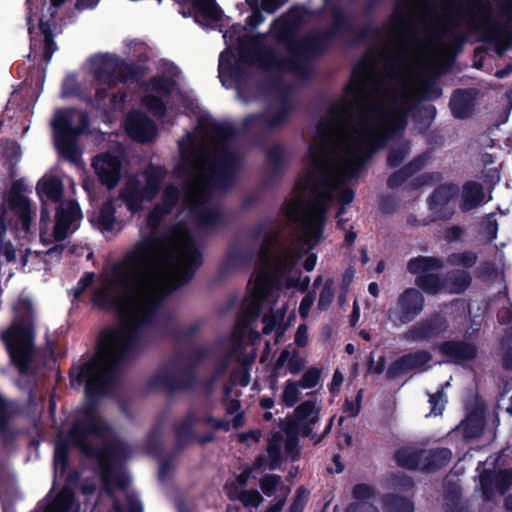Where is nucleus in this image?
<instances>
[{"mask_svg": "<svg viewBox=\"0 0 512 512\" xmlns=\"http://www.w3.org/2000/svg\"><path fill=\"white\" fill-rule=\"evenodd\" d=\"M440 95L436 80L350 81L341 102L319 122L281 218L259 228V260L233 331V349L242 345L261 310L268 309L263 333L278 330L287 310V303H280V287L308 288L310 277L302 276L298 260L320 241L327 206L349 204L354 194L346 182L404 129L406 112L417 99Z\"/></svg>", "mask_w": 512, "mask_h": 512, "instance_id": "nucleus-1", "label": "nucleus"}, {"mask_svg": "<svg viewBox=\"0 0 512 512\" xmlns=\"http://www.w3.org/2000/svg\"><path fill=\"white\" fill-rule=\"evenodd\" d=\"M199 263L191 235L180 224L162 236L143 237L122 260L103 269L92 301L116 310L120 324L101 335L94 358L77 371L89 399L108 391L117 364L151 333L160 301L186 283Z\"/></svg>", "mask_w": 512, "mask_h": 512, "instance_id": "nucleus-2", "label": "nucleus"}, {"mask_svg": "<svg viewBox=\"0 0 512 512\" xmlns=\"http://www.w3.org/2000/svg\"><path fill=\"white\" fill-rule=\"evenodd\" d=\"M233 134L231 127L202 117L196 131L179 141L180 159L175 177L182 191L180 194L174 184L164 188L160 202L148 215L150 228H157L176 207L201 227L218 223L220 213L215 195L231 180L235 161Z\"/></svg>", "mask_w": 512, "mask_h": 512, "instance_id": "nucleus-3", "label": "nucleus"}, {"mask_svg": "<svg viewBox=\"0 0 512 512\" xmlns=\"http://www.w3.org/2000/svg\"><path fill=\"white\" fill-rule=\"evenodd\" d=\"M246 2L252 9L248 25H233L223 34L227 46L219 57V78L223 86L235 87L239 94L242 92L239 66L232 64L234 47L242 62L257 65L265 73L275 77L287 72L302 76L309 67L310 58L324 50L327 42L326 35L317 32L301 40L298 39L295 33L299 25L306 20L307 11L304 8L291 9L277 19L270 28V35L283 47L284 59L278 52L266 49L267 35H254V28L264 21V17L257 9L258 0H246Z\"/></svg>", "mask_w": 512, "mask_h": 512, "instance_id": "nucleus-4", "label": "nucleus"}, {"mask_svg": "<svg viewBox=\"0 0 512 512\" xmlns=\"http://www.w3.org/2000/svg\"><path fill=\"white\" fill-rule=\"evenodd\" d=\"M32 214L30 201L21 184L15 183L0 215V252L8 261L15 260L19 255L22 266H29V270L46 269V258L58 261L63 250L62 245L54 244L65 240L79 228L82 213L78 203L64 201L56 211L55 220L51 222L49 212L43 206L39 226L40 243L45 247L53 245L46 251L25 247L32 238Z\"/></svg>", "mask_w": 512, "mask_h": 512, "instance_id": "nucleus-5", "label": "nucleus"}, {"mask_svg": "<svg viewBox=\"0 0 512 512\" xmlns=\"http://www.w3.org/2000/svg\"><path fill=\"white\" fill-rule=\"evenodd\" d=\"M69 445H75L84 454L96 458L102 488L110 495L118 490L123 491L128 506L127 512H143L138 497L126 490L129 476L122 469L121 462L128 457V448L124 443L109 441L106 426L93 403H87L78 411L74 427L67 438L61 435L58 437L54 453V467L57 473L64 472ZM114 512L126 511L116 502Z\"/></svg>", "mask_w": 512, "mask_h": 512, "instance_id": "nucleus-6", "label": "nucleus"}, {"mask_svg": "<svg viewBox=\"0 0 512 512\" xmlns=\"http://www.w3.org/2000/svg\"><path fill=\"white\" fill-rule=\"evenodd\" d=\"M166 172L158 166H149L144 171L129 177L120 190L119 199L107 202L91 222L102 231H112L116 224L124 220L122 203L133 215L141 211L159 193Z\"/></svg>", "mask_w": 512, "mask_h": 512, "instance_id": "nucleus-7", "label": "nucleus"}, {"mask_svg": "<svg viewBox=\"0 0 512 512\" xmlns=\"http://www.w3.org/2000/svg\"><path fill=\"white\" fill-rule=\"evenodd\" d=\"M282 442L280 434L273 435L267 449L269 463L265 456H259L252 467L244 469L233 479L227 481L225 491L230 500H237L248 509H257L263 504L264 498L260 492L255 489H246V486L251 478L256 477L255 473L258 470L267 468L273 470L279 466Z\"/></svg>", "mask_w": 512, "mask_h": 512, "instance_id": "nucleus-8", "label": "nucleus"}, {"mask_svg": "<svg viewBox=\"0 0 512 512\" xmlns=\"http://www.w3.org/2000/svg\"><path fill=\"white\" fill-rule=\"evenodd\" d=\"M33 310L30 301L21 300L15 306V318L11 327L2 335L12 362L21 373L28 369L33 352Z\"/></svg>", "mask_w": 512, "mask_h": 512, "instance_id": "nucleus-9", "label": "nucleus"}, {"mask_svg": "<svg viewBox=\"0 0 512 512\" xmlns=\"http://www.w3.org/2000/svg\"><path fill=\"white\" fill-rule=\"evenodd\" d=\"M85 69L91 74L96 82V105L105 109L106 90L114 87L118 82L127 80L132 74L131 67L121 61L115 55L109 53H98L87 59Z\"/></svg>", "mask_w": 512, "mask_h": 512, "instance_id": "nucleus-10", "label": "nucleus"}, {"mask_svg": "<svg viewBox=\"0 0 512 512\" xmlns=\"http://www.w3.org/2000/svg\"><path fill=\"white\" fill-rule=\"evenodd\" d=\"M54 142L59 153L76 165L81 164L77 137L87 128L84 113L72 109L57 110L52 121Z\"/></svg>", "mask_w": 512, "mask_h": 512, "instance_id": "nucleus-11", "label": "nucleus"}, {"mask_svg": "<svg viewBox=\"0 0 512 512\" xmlns=\"http://www.w3.org/2000/svg\"><path fill=\"white\" fill-rule=\"evenodd\" d=\"M167 76L160 78L154 77L144 87V96L142 103L154 116L161 117L164 114L163 98L172 93L175 88V77L179 74L177 67L171 63L166 64Z\"/></svg>", "mask_w": 512, "mask_h": 512, "instance_id": "nucleus-12", "label": "nucleus"}, {"mask_svg": "<svg viewBox=\"0 0 512 512\" xmlns=\"http://www.w3.org/2000/svg\"><path fill=\"white\" fill-rule=\"evenodd\" d=\"M441 262L434 257H417L408 262V271L416 276L415 284L424 292L436 294L442 291V281L437 273Z\"/></svg>", "mask_w": 512, "mask_h": 512, "instance_id": "nucleus-13", "label": "nucleus"}, {"mask_svg": "<svg viewBox=\"0 0 512 512\" xmlns=\"http://www.w3.org/2000/svg\"><path fill=\"white\" fill-rule=\"evenodd\" d=\"M424 298L415 288H408L399 295L394 307L389 310V318L401 324L412 321L423 309Z\"/></svg>", "mask_w": 512, "mask_h": 512, "instance_id": "nucleus-14", "label": "nucleus"}, {"mask_svg": "<svg viewBox=\"0 0 512 512\" xmlns=\"http://www.w3.org/2000/svg\"><path fill=\"white\" fill-rule=\"evenodd\" d=\"M320 406L314 400H307L301 403L294 411V428L288 433V439L285 440V447L291 450L295 444V435L302 433L308 435L311 426L318 421Z\"/></svg>", "mask_w": 512, "mask_h": 512, "instance_id": "nucleus-15", "label": "nucleus"}, {"mask_svg": "<svg viewBox=\"0 0 512 512\" xmlns=\"http://www.w3.org/2000/svg\"><path fill=\"white\" fill-rule=\"evenodd\" d=\"M122 153H103L95 157L92 165L99 179L109 189L115 187L120 179Z\"/></svg>", "mask_w": 512, "mask_h": 512, "instance_id": "nucleus-16", "label": "nucleus"}, {"mask_svg": "<svg viewBox=\"0 0 512 512\" xmlns=\"http://www.w3.org/2000/svg\"><path fill=\"white\" fill-rule=\"evenodd\" d=\"M65 0H51V6L48 7L49 16L42 14L41 17L37 16V12L33 11V8H30V15L28 17V25H29V33L33 35L34 30V21H37L39 24V30L44 37L45 44V59L49 61L53 52L56 50L54 47V42L52 40V28H53V19L54 12L53 9L61 6Z\"/></svg>", "mask_w": 512, "mask_h": 512, "instance_id": "nucleus-17", "label": "nucleus"}, {"mask_svg": "<svg viewBox=\"0 0 512 512\" xmlns=\"http://www.w3.org/2000/svg\"><path fill=\"white\" fill-rule=\"evenodd\" d=\"M480 485L486 500L500 497L512 487V471L490 472L484 470L480 475Z\"/></svg>", "mask_w": 512, "mask_h": 512, "instance_id": "nucleus-18", "label": "nucleus"}, {"mask_svg": "<svg viewBox=\"0 0 512 512\" xmlns=\"http://www.w3.org/2000/svg\"><path fill=\"white\" fill-rule=\"evenodd\" d=\"M457 192L454 185H444L435 190L430 209L438 218H449L453 214Z\"/></svg>", "mask_w": 512, "mask_h": 512, "instance_id": "nucleus-19", "label": "nucleus"}, {"mask_svg": "<svg viewBox=\"0 0 512 512\" xmlns=\"http://www.w3.org/2000/svg\"><path fill=\"white\" fill-rule=\"evenodd\" d=\"M126 132L139 142L151 141L156 136V128L146 115L140 112L131 113L125 122Z\"/></svg>", "mask_w": 512, "mask_h": 512, "instance_id": "nucleus-20", "label": "nucleus"}, {"mask_svg": "<svg viewBox=\"0 0 512 512\" xmlns=\"http://www.w3.org/2000/svg\"><path fill=\"white\" fill-rule=\"evenodd\" d=\"M193 7L195 22L203 27H214L222 17V11L214 0H181Z\"/></svg>", "mask_w": 512, "mask_h": 512, "instance_id": "nucleus-21", "label": "nucleus"}, {"mask_svg": "<svg viewBox=\"0 0 512 512\" xmlns=\"http://www.w3.org/2000/svg\"><path fill=\"white\" fill-rule=\"evenodd\" d=\"M78 509L74 503V493L69 488H63L56 494L50 493L35 512H78Z\"/></svg>", "mask_w": 512, "mask_h": 512, "instance_id": "nucleus-22", "label": "nucleus"}, {"mask_svg": "<svg viewBox=\"0 0 512 512\" xmlns=\"http://www.w3.org/2000/svg\"><path fill=\"white\" fill-rule=\"evenodd\" d=\"M431 361V355L426 351L408 354L396 361L389 369V375L394 376L398 371H423Z\"/></svg>", "mask_w": 512, "mask_h": 512, "instance_id": "nucleus-23", "label": "nucleus"}, {"mask_svg": "<svg viewBox=\"0 0 512 512\" xmlns=\"http://www.w3.org/2000/svg\"><path fill=\"white\" fill-rule=\"evenodd\" d=\"M36 189L42 201L44 198L57 201L62 195L63 184L57 176L46 174L38 181Z\"/></svg>", "mask_w": 512, "mask_h": 512, "instance_id": "nucleus-24", "label": "nucleus"}, {"mask_svg": "<svg viewBox=\"0 0 512 512\" xmlns=\"http://www.w3.org/2000/svg\"><path fill=\"white\" fill-rule=\"evenodd\" d=\"M259 486L267 497L287 498L290 492L289 488L283 483L282 478L274 474L261 477Z\"/></svg>", "mask_w": 512, "mask_h": 512, "instance_id": "nucleus-25", "label": "nucleus"}, {"mask_svg": "<svg viewBox=\"0 0 512 512\" xmlns=\"http://www.w3.org/2000/svg\"><path fill=\"white\" fill-rule=\"evenodd\" d=\"M450 107L455 117H467L473 108V93L463 90L456 91L451 97Z\"/></svg>", "mask_w": 512, "mask_h": 512, "instance_id": "nucleus-26", "label": "nucleus"}, {"mask_svg": "<svg viewBox=\"0 0 512 512\" xmlns=\"http://www.w3.org/2000/svg\"><path fill=\"white\" fill-rule=\"evenodd\" d=\"M423 452L412 447H405L396 452L395 460L401 467L423 470Z\"/></svg>", "mask_w": 512, "mask_h": 512, "instance_id": "nucleus-27", "label": "nucleus"}, {"mask_svg": "<svg viewBox=\"0 0 512 512\" xmlns=\"http://www.w3.org/2000/svg\"><path fill=\"white\" fill-rule=\"evenodd\" d=\"M305 366V359L298 350L284 349L276 360V368L286 367L287 370L295 375L298 374Z\"/></svg>", "mask_w": 512, "mask_h": 512, "instance_id": "nucleus-28", "label": "nucleus"}, {"mask_svg": "<svg viewBox=\"0 0 512 512\" xmlns=\"http://www.w3.org/2000/svg\"><path fill=\"white\" fill-rule=\"evenodd\" d=\"M484 192L481 185L471 182L463 187L461 208L469 211L484 202Z\"/></svg>", "mask_w": 512, "mask_h": 512, "instance_id": "nucleus-29", "label": "nucleus"}, {"mask_svg": "<svg viewBox=\"0 0 512 512\" xmlns=\"http://www.w3.org/2000/svg\"><path fill=\"white\" fill-rule=\"evenodd\" d=\"M441 351L455 361H465L476 355V349L469 343L447 342L441 345Z\"/></svg>", "mask_w": 512, "mask_h": 512, "instance_id": "nucleus-30", "label": "nucleus"}, {"mask_svg": "<svg viewBox=\"0 0 512 512\" xmlns=\"http://www.w3.org/2000/svg\"><path fill=\"white\" fill-rule=\"evenodd\" d=\"M323 284L322 289L319 293V300L317 304V308L320 311L327 310L335 296V283L332 278L324 279L323 276H317L314 280V287H318Z\"/></svg>", "mask_w": 512, "mask_h": 512, "instance_id": "nucleus-31", "label": "nucleus"}, {"mask_svg": "<svg viewBox=\"0 0 512 512\" xmlns=\"http://www.w3.org/2000/svg\"><path fill=\"white\" fill-rule=\"evenodd\" d=\"M423 471H432L446 465L451 459V452L448 449L423 452Z\"/></svg>", "mask_w": 512, "mask_h": 512, "instance_id": "nucleus-32", "label": "nucleus"}, {"mask_svg": "<svg viewBox=\"0 0 512 512\" xmlns=\"http://www.w3.org/2000/svg\"><path fill=\"white\" fill-rule=\"evenodd\" d=\"M470 284V277L465 271H458L446 281L442 282V291L446 290L450 293H461Z\"/></svg>", "mask_w": 512, "mask_h": 512, "instance_id": "nucleus-33", "label": "nucleus"}, {"mask_svg": "<svg viewBox=\"0 0 512 512\" xmlns=\"http://www.w3.org/2000/svg\"><path fill=\"white\" fill-rule=\"evenodd\" d=\"M484 425L483 417L480 413H473L463 420L459 428L467 437H476L482 430Z\"/></svg>", "mask_w": 512, "mask_h": 512, "instance_id": "nucleus-34", "label": "nucleus"}, {"mask_svg": "<svg viewBox=\"0 0 512 512\" xmlns=\"http://www.w3.org/2000/svg\"><path fill=\"white\" fill-rule=\"evenodd\" d=\"M300 384L294 380H287L283 386L281 393V401L287 406H294L299 400L300 396Z\"/></svg>", "mask_w": 512, "mask_h": 512, "instance_id": "nucleus-35", "label": "nucleus"}, {"mask_svg": "<svg viewBox=\"0 0 512 512\" xmlns=\"http://www.w3.org/2000/svg\"><path fill=\"white\" fill-rule=\"evenodd\" d=\"M85 95L83 89L79 85L76 76L74 74H68L62 85L61 97L71 98V97H83Z\"/></svg>", "mask_w": 512, "mask_h": 512, "instance_id": "nucleus-36", "label": "nucleus"}, {"mask_svg": "<svg viewBox=\"0 0 512 512\" xmlns=\"http://www.w3.org/2000/svg\"><path fill=\"white\" fill-rule=\"evenodd\" d=\"M434 331L430 324L420 323L412 327L406 334L407 339L421 341L433 336Z\"/></svg>", "mask_w": 512, "mask_h": 512, "instance_id": "nucleus-37", "label": "nucleus"}, {"mask_svg": "<svg viewBox=\"0 0 512 512\" xmlns=\"http://www.w3.org/2000/svg\"><path fill=\"white\" fill-rule=\"evenodd\" d=\"M320 379V371L317 368H309L302 376L300 380V386L303 389L314 388Z\"/></svg>", "mask_w": 512, "mask_h": 512, "instance_id": "nucleus-38", "label": "nucleus"}, {"mask_svg": "<svg viewBox=\"0 0 512 512\" xmlns=\"http://www.w3.org/2000/svg\"><path fill=\"white\" fill-rule=\"evenodd\" d=\"M452 265H461L464 267H470L476 262V255L472 252H464L460 254L451 255L448 259Z\"/></svg>", "mask_w": 512, "mask_h": 512, "instance_id": "nucleus-39", "label": "nucleus"}, {"mask_svg": "<svg viewBox=\"0 0 512 512\" xmlns=\"http://www.w3.org/2000/svg\"><path fill=\"white\" fill-rule=\"evenodd\" d=\"M429 403L431 405V414L437 416L442 413L446 403L443 388L439 390L437 393L431 394L429 396Z\"/></svg>", "mask_w": 512, "mask_h": 512, "instance_id": "nucleus-40", "label": "nucleus"}, {"mask_svg": "<svg viewBox=\"0 0 512 512\" xmlns=\"http://www.w3.org/2000/svg\"><path fill=\"white\" fill-rule=\"evenodd\" d=\"M315 302V296L312 293L307 294L301 301L299 306V314L302 319L309 316V312Z\"/></svg>", "mask_w": 512, "mask_h": 512, "instance_id": "nucleus-41", "label": "nucleus"}, {"mask_svg": "<svg viewBox=\"0 0 512 512\" xmlns=\"http://www.w3.org/2000/svg\"><path fill=\"white\" fill-rule=\"evenodd\" d=\"M353 495L357 500H359L358 502H367L366 500L370 499L373 493L369 486L360 484L354 487Z\"/></svg>", "mask_w": 512, "mask_h": 512, "instance_id": "nucleus-42", "label": "nucleus"}, {"mask_svg": "<svg viewBox=\"0 0 512 512\" xmlns=\"http://www.w3.org/2000/svg\"><path fill=\"white\" fill-rule=\"evenodd\" d=\"M361 392H359L356 396L355 401H346L345 404V413L350 417H355L360 412V401H361Z\"/></svg>", "mask_w": 512, "mask_h": 512, "instance_id": "nucleus-43", "label": "nucleus"}, {"mask_svg": "<svg viewBox=\"0 0 512 512\" xmlns=\"http://www.w3.org/2000/svg\"><path fill=\"white\" fill-rule=\"evenodd\" d=\"M295 343L298 347H305L308 343V329L307 326L302 324L298 327L295 334Z\"/></svg>", "mask_w": 512, "mask_h": 512, "instance_id": "nucleus-44", "label": "nucleus"}, {"mask_svg": "<svg viewBox=\"0 0 512 512\" xmlns=\"http://www.w3.org/2000/svg\"><path fill=\"white\" fill-rule=\"evenodd\" d=\"M406 154H407V149L405 147L398 149V150H393L389 154L388 164L393 167L399 165L402 162V160L404 159V157L406 156Z\"/></svg>", "mask_w": 512, "mask_h": 512, "instance_id": "nucleus-45", "label": "nucleus"}, {"mask_svg": "<svg viewBox=\"0 0 512 512\" xmlns=\"http://www.w3.org/2000/svg\"><path fill=\"white\" fill-rule=\"evenodd\" d=\"M346 512H377L376 508L369 502H356L350 505Z\"/></svg>", "mask_w": 512, "mask_h": 512, "instance_id": "nucleus-46", "label": "nucleus"}, {"mask_svg": "<svg viewBox=\"0 0 512 512\" xmlns=\"http://www.w3.org/2000/svg\"><path fill=\"white\" fill-rule=\"evenodd\" d=\"M2 153L8 159H16L19 154V147L14 141H8L6 142Z\"/></svg>", "mask_w": 512, "mask_h": 512, "instance_id": "nucleus-47", "label": "nucleus"}, {"mask_svg": "<svg viewBox=\"0 0 512 512\" xmlns=\"http://www.w3.org/2000/svg\"><path fill=\"white\" fill-rule=\"evenodd\" d=\"M94 280V274L88 273L85 276H83L75 288V296H79Z\"/></svg>", "mask_w": 512, "mask_h": 512, "instance_id": "nucleus-48", "label": "nucleus"}, {"mask_svg": "<svg viewBox=\"0 0 512 512\" xmlns=\"http://www.w3.org/2000/svg\"><path fill=\"white\" fill-rule=\"evenodd\" d=\"M388 502H392L397 507L396 512H411L413 509L412 504L401 498H391Z\"/></svg>", "mask_w": 512, "mask_h": 512, "instance_id": "nucleus-49", "label": "nucleus"}, {"mask_svg": "<svg viewBox=\"0 0 512 512\" xmlns=\"http://www.w3.org/2000/svg\"><path fill=\"white\" fill-rule=\"evenodd\" d=\"M287 0H262V8L268 13H273L279 9Z\"/></svg>", "mask_w": 512, "mask_h": 512, "instance_id": "nucleus-50", "label": "nucleus"}, {"mask_svg": "<svg viewBox=\"0 0 512 512\" xmlns=\"http://www.w3.org/2000/svg\"><path fill=\"white\" fill-rule=\"evenodd\" d=\"M9 411V406L7 405L5 400L0 396V431L4 428L6 424L7 415Z\"/></svg>", "mask_w": 512, "mask_h": 512, "instance_id": "nucleus-51", "label": "nucleus"}, {"mask_svg": "<svg viewBox=\"0 0 512 512\" xmlns=\"http://www.w3.org/2000/svg\"><path fill=\"white\" fill-rule=\"evenodd\" d=\"M261 437V433L258 430L251 431L247 434H241L239 435V439L242 442H249L250 440L253 442H258Z\"/></svg>", "mask_w": 512, "mask_h": 512, "instance_id": "nucleus-52", "label": "nucleus"}, {"mask_svg": "<svg viewBox=\"0 0 512 512\" xmlns=\"http://www.w3.org/2000/svg\"><path fill=\"white\" fill-rule=\"evenodd\" d=\"M99 0H77L76 8L78 10L93 9L97 6Z\"/></svg>", "mask_w": 512, "mask_h": 512, "instance_id": "nucleus-53", "label": "nucleus"}, {"mask_svg": "<svg viewBox=\"0 0 512 512\" xmlns=\"http://www.w3.org/2000/svg\"><path fill=\"white\" fill-rule=\"evenodd\" d=\"M317 263V256L314 253L308 254L304 261V268L306 271H312Z\"/></svg>", "mask_w": 512, "mask_h": 512, "instance_id": "nucleus-54", "label": "nucleus"}, {"mask_svg": "<svg viewBox=\"0 0 512 512\" xmlns=\"http://www.w3.org/2000/svg\"><path fill=\"white\" fill-rule=\"evenodd\" d=\"M286 498H277V501L271 504L265 512H281L285 505Z\"/></svg>", "mask_w": 512, "mask_h": 512, "instance_id": "nucleus-55", "label": "nucleus"}, {"mask_svg": "<svg viewBox=\"0 0 512 512\" xmlns=\"http://www.w3.org/2000/svg\"><path fill=\"white\" fill-rule=\"evenodd\" d=\"M108 101L110 103V108L116 110L121 108L122 102L124 101V96L120 95L117 97L115 94H113V96L110 97Z\"/></svg>", "mask_w": 512, "mask_h": 512, "instance_id": "nucleus-56", "label": "nucleus"}, {"mask_svg": "<svg viewBox=\"0 0 512 512\" xmlns=\"http://www.w3.org/2000/svg\"><path fill=\"white\" fill-rule=\"evenodd\" d=\"M193 425V421L191 418L187 419L182 426L179 428V435H183L185 433H188Z\"/></svg>", "mask_w": 512, "mask_h": 512, "instance_id": "nucleus-57", "label": "nucleus"}, {"mask_svg": "<svg viewBox=\"0 0 512 512\" xmlns=\"http://www.w3.org/2000/svg\"><path fill=\"white\" fill-rule=\"evenodd\" d=\"M260 405L264 409H271L274 406V400L272 398H262Z\"/></svg>", "mask_w": 512, "mask_h": 512, "instance_id": "nucleus-58", "label": "nucleus"}, {"mask_svg": "<svg viewBox=\"0 0 512 512\" xmlns=\"http://www.w3.org/2000/svg\"><path fill=\"white\" fill-rule=\"evenodd\" d=\"M353 277H354V270L352 268L347 269L343 276L344 283L349 284L352 281Z\"/></svg>", "mask_w": 512, "mask_h": 512, "instance_id": "nucleus-59", "label": "nucleus"}, {"mask_svg": "<svg viewBox=\"0 0 512 512\" xmlns=\"http://www.w3.org/2000/svg\"><path fill=\"white\" fill-rule=\"evenodd\" d=\"M368 291L371 295L377 297L379 295V287H378L377 283H375V282L370 283L368 286Z\"/></svg>", "mask_w": 512, "mask_h": 512, "instance_id": "nucleus-60", "label": "nucleus"}, {"mask_svg": "<svg viewBox=\"0 0 512 512\" xmlns=\"http://www.w3.org/2000/svg\"><path fill=\"white\" fill-rule=\"evenodd\" d=\"M333 461H334V463L336 465V469L332 470V471L336 472V473L341 472L343 470V466L341 465V463L339 461V457L338 456H334Z\"/></svg>", "mask_w": 512, "mask_h": 512, "instance_id": "nucleus-61", "label": "nucleus"}, {"mask_svg": "<svg viewBox=\"0 0 512 512\" xmlns=\"http://www.w3.org/2000/svg\"><path fill=\"white\" fill-rule=\"evenodd\" d=\"M511 70H512V67H508L505 70L497 71L495 75L498 78H503V77L507 76L511 72Z\"/></svg>", "mask_w": 512, "mask_h": 512, "instance_id": "nucleus-62", "label": "nucleus"}, {"mask_svg": "<svg viewBox=\"0 0 512 512\" xmlns=\"http://www.w3.org/2000/svg\"><path fill=\"white\" fill-rule=\"evenodd\" d=\"M398 184V175L395 174L388 179V185L394 187Z\"/></svg>", "mask_w": 512, "mask_h": 512, "instance_id": "nucleus-63", "label": "nucleus"}, {"mask_svg": "<svg viewBox=\"0 0 512 512\" xmlns=\"http://www.w3.org/2000/svg\"><path fill=\"white\" fill-rule=\"evenodd\" d=\"M341 382H342V375L336 371L333 376V383L335 385L339 386L341 384Z\"/></svg>", "mask_w": 512, "mask_h": 512, "instance_id": "nucleus-64", "label": "nucleus"}]
</instances>
